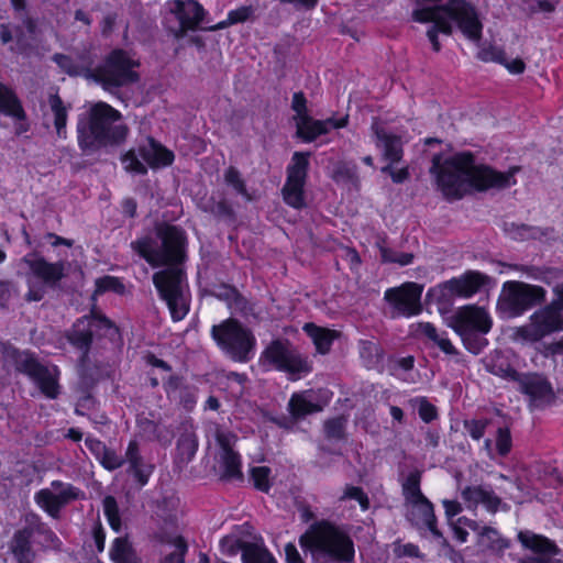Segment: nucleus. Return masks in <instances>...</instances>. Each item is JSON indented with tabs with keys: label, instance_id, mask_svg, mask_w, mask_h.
I'll return each instance as SVG.
<instances>
[{
	"label": "nucleus",
	"instance_id": "nucleus-39",
	"mask_svg": "<svg viewBox=\"0 0 563 563\" xmlns=\"http://www.w3.org/2000/svg\"><path fill=\"white\" fill-rule=\"evenodd\" d=\"M478 543L483 548L501 551L509 547L508 542L504 540L499 533L488 527L481 528L477 526Z\"/></svg>",
	"mask_w": 563,
	"mask_h": 563
},
{
	"label": "nucleus",
	"instance_id": "nucleus-63",
	"mask_svg": "<svg viewBox=\"0 0 563 563\" xmlns=\"http://www.w3.org/2000/svg\"><path fill=\"white\" fill-rule=\"evenodd\" d=\"M285 556L287 563H303L297 548L292 543L285 545Z\"/></svg>",
	"mask_w": 563,
	"mask_h": 563
},
{
	"label": "nucleus",
	"instance_id": "nucleus-7",
	"mask_svg": "<svg viewBox=\"0 0 563 563\" xmlns=\"http://www.w3.org/2000/svg\"><path fill=\"white\" fill-rule=\"evenodd\" d=\"M448 325L460 335L466 350L479 354L488 344L484 335L492 330L493 318L485 308L467 305L450 317Z\"/></svg>",
	"mask_w": 563,
	"mask_h": 563
},
{
	"label": "nucleus",
	"instance_id": "nucleus-23",
	"mask_svg": "<svg viewBox=\"0 0 563 563\" xmlns=\"http://www.w3.org/2000/svg\"><path fill=\"white\" fill-rule=\"evenodd\" d=\"M166 5L168 12L179 22L178 29L174 30L176 37L183 36L187 30L195 29L202 20L203 9L195 0H173Z\"/></svg>",
	"mask_w": 563,
	"mask_h": 563
},
{
	"label": "nucleus",
	"instance_id": "nucleus-25",
	"mask_svg": "<svg viewBox=\"0 0 563 563\" xmlns=\"http://www.w3.org/2000/svg\"><path fill=\"white\" fill-rule=\"evenodd\" d=\"M485 282V275L472 271L460 277L448 280L439 289L452 296L468 298L477 292Z\"/></svg>",
	"mask_w": 563,
	"mask_h": 563
},
{
	"label": "nucleus",
	"instance_id": "nucleus-30",
	"mask_svg": "<svg viewBox=\"0 0 563 563\" xmlns=\"http://www.w3.org/2000/svg\"><path fill=\"white\" fill-rule=\"evenodd\" d=\"M443 506L456 539L462 543L466 542L468 536L467 529L476 530L477 523L466 518H459L456 521H452V518L461 511V506L457 501L443 500Z\"/></svg>",
	"mask_w": 563,
	"mask_h": 563
},
{
	"label": "nucleus",
	"instance_id": "nucleus-60",
	"mask_svg": "<svg viewBox=\"0 0 563 563\" xmlns=\"http://www.w3.org/2000/svg\"><path fill=\"white\" fill-rule=\"evenodd\" d=\"M419 416L426 422H430L435 418V408L426 400H421L419 405Z\"/></svg>",
	"mask_w": 563,
	"mask_h": 563
},
{
	"label": "nucleus",
	"instance_id": "nucleus-8",
	"mask_svg": "<svg viewBox=\"0 0 563 563\" xmlns=\"http://www.w3.org/2000/svg\"><path fill=\"white\" fill-rule=\"evenodd\" d=\"M555 300L537 311L529 318V322L516 328L512 332L515 341L537 342L542 338L563 330V282L553 287Z\"/></svg>",
	"mask_w": 563,
	"mask_h": 563
},
{
	"label": "nucleus",
	"instance_id": "nucleus-3",
	"mask_svg": "<svg viewBox=\"0 0 563 563\" xmlns=\"http://www.w3.org/2000/svg\"><path fill=\"white\" fill-rule=\"evenodd\" d=\"M54 59L67 74L92 77L107 89L139 79V75L134 70L140 66L139 58L123 49H114L106 59L104 65L93 71L89 68V62L84 57L74 59L67 55H55Z\"/></svg>",
	"mask_w": 563,
	"mask_h": 563
},
{
	"label": "nucleus",
	"instance_id": "nucleus-59",
	"mask_svg": "<svg viewBox=\"0 0 563 563\" xmlns=\"http://www.w3.org/2000/svg\"><path fill=\"white\" fill-rule=\"evenodd\" d=\"M334 178L338 183H343L345 180H354L355 178V167L343 165L338 168L334 174Z\"/></svg>",
	"mask_w": 563,
	"mask_h": 563
},
{
	"label": "nucleus",
	"instance_id": "nucleus-42",
	"mask_svg": "<svg viewBox=\"0 0 563 563\" xmlns=\"http://www.w3.org/2000/svg\"><path fill=\"white\" fill-rule=\"evenodd\" d=\"M242 559L244 563H277L265 548L257 544L245 547Z\"/></svg>",
	"mask_w": 563,
	"mask_h": 563
},
{
	"label": "nucleus",
	"instance_id": "nucleus-17",
	"mask_svg": "<svg viewBox=\"0 0 563 563\" xmlns=\"http://www.w3.org/2000/svg\"><path fill=\"white\" fill-rule=\"evenodd\" d=\"M308 164V154L296 152L288 166V175L283 194L286 203L296 209L305 207L303 185Z\"/></svg>",
	"mask_w": 563,
	"mask_h": 563
},
{
	"label": "nucleus",
	"instance_id": "nucleus-58",
	"mask_svg": "<svg viewBox=\"0 0 563 563\" xmlns=\"http://www.w3.org/2000/svg\"><path fill=\"white\" fill-rule=\"evenodd\" d=\"M167 393H168V396L170 398H173V399H178L179 398V400L184 404L185 408H187V409L192 408V406L196 402V397H195L194 393H190L187 398L183 399L181 396L178 395L177 388L173 387V382H170L168 384Z\"/></svg>",
	"mask_w": 563,
	"mask_h": 563
},
{
	"label": "nucleus",
	"instance_id": "nucleus-11",
	"mask_svg": "<svg viewBox=\"0 0 563 563\" xmlns=\"http://www.w3.org/2000/svg\"><path fill=\"white\" fill-rule=\"evenodd\" d=\"M4 358L7 364L13 365L16 371L26 374L47 398L58 395V369L53 365H42L25 351L7 349Z\"/></svg>",
	"mask_w": 563,
	"mask_h": 563
},
{
	"label": "nucleus",
	"instance_id": "nucleus-40",
	"mask_svg": "<svg viewBox=\"0 0 563 563\" xmlns=\"http://www.w3.org/2000/svg\"><path fill=\"white\" fill-rule=\"evenodd\" d=\"M30 532L19 531L12 541L11 549L19 563H29L30 561Z\"/></svg>",
	"mask_w": 563,
	"mask_h": 563
},
{
	"label": "nucleus",
	"instance_id": "nucleus-21",
	"mask_svg": "<svg viewBox=\"0 0 563 563\" xmlns=\"http://www.w3.org/2000/svg\"><path fill=\"white\" fill-rule=\"evenodd\" d=\"M373 129L377 139L376 145L383 151L384 158L389 162V166L384 167L382 170L389 173L391 179L395 183L404 181L408 176L407 169H395L391 167V165L399 162L402 156L400 140L391 134H388L377 124H374Z\"/></svg>",
	"mask_w": 563,
	"mask_h": 563
},
{
	"label": "nucleus",
	"instance_id": "nucleus-35",
	"mask_svg": "<svg viewBox=\"0 0 563 563\" xmlns=\"http://www.w3.org/2000/svg\"><path fill=\"white\" fill-rule=\"evenodd\" d=\"M126 457L131 464V468L139 483L143 486L147 483L150 475L152 474V466L142 463L137 446L135 442H131L126 450Z\"/></svg>",
	"mask_w": 563,
	"mask_h": 563
},
{
	"label": "nucleus",
	"instance_id": "nucleus-5",
	"mask_svg": "<svg viewBox=\"0 0 563 563\" xmlns=\"http://www.w3.org/2000/svg\"><path fill=\"white\" fill-rule=\"evenodd\" d=\"M300 544L316 559L350 562L355 553L351 538L339 528L324 521L312 525L301 536Z\"/></svg>",
	"mask_w": 563,
	"mask_h": 563
},
{
	"label": "nucleus",
	"instance_id": "nucleus-46",
	"mask_svg": "<svg viewBox=\"0 0 563 563\" xmlns=\"http://www.w3.org/2000/svg\"><path fill=\"white\" fill-rule=\"evenodd\" d=\"M380 257H382V261L385 263H396V264H399L400 266H406V265L411 264L412 258H413L412 254H410V253L398 252V251L389 250L384 246L380 247Z\"/></svg>",
	"mask_w": 563,
	"mask_h": 563
},
{
	"label": "nucleus",
	"instance_id": "nucleus-29",
	"mask_svg": "<svg viewBox=\"0 0 563 563\" xmlns=\"http://www.w3.org/2000/svg\"><path fill=\"white\" fill-rule=\"evenodd\" d=\"M0 112L11 117L18 123L16 133H23L27 130V125L24 122L25 113L21 107V103L16 99L15 95L8 87L0 82Z\"/></svg>",
	"mask_w": 563,
	"mask_h": 563
},
{
	"label": "nucleus",
	"instance_id": "nucleus-51",
	"mask_svg": "<svg viewBox=\"0 0 563 563\" xmlns=\"http://www.w3.org/2000/svg\"><path fill=\"white\" fill-rule=\"evenodd\" d=\"M173 543L175 550L166 558L165 563H184V554L187 551L185 541L180 537H176Z\"/></svg>",
	"mask_w": 563,
	"mask_h": 563
},
{
	"label": "nucleus",
	"instance_id": "nucleus-57",
	"mask_svg": "<svg viewBox=\"0 0 563 563\" xmlns=\"http://www.w3.org/2000/svg\"><path fill=\"white\" fill-rule=\"evenodd\" d=\"M225 180L231 185L238 192L245 195L243 181L240 178L239 173L234 168H229L225 173Z\"/></svg>",
	"mask_w": 563,
	"mask_h": 563
},
{
	"label": "nucleus",
	"instance_id": "nucleus-4",
	"mask_svg": "<svg viewBox=\"0 0 563 563\" xmlns=\"http://www.w3.org/2000/svg\"><path fill=\"white\" fill-rule=\"evenodd\" d=\"M78 144L85 152L119 143L126 135V126L121 121V113L104 102L90 107L77 124Z\"/></svg>",
	"mask_w": 563,
	"mask_h": 563
},
{
	"label": "nucleus",
	"instance_id": "nucleus-64",
	"mask_svg": "<svg viewBox=\"0 0 563 563\" xmlns=\"http://www.w3.org/2000/svg\"><path fill=\"white\" fill-rule=\"evenodd\" d=\"M547 354L552 356H562L563 357V339L560 341L550 344L547 347Z\"/></svg>",
	"mask_w": 563,
	"mask_h": 563
},
{
	"label": "nucleus",
	"instance_id": "nucleus-15",
	"mask_svg": "<svg viewBox=\"0 0 563 563\" xmlns=\"http://www.w3.org/2000/svg\"><path fill=\"white\" fill-rule=\"evenodd\" d=\"M174 161V154L153 139L146 140L139 146L137 151H129L122 157V164L125 170L145 174L146 166L159 168L168 166Z\"/></svg>",
	"mask_w": 563,
	"mask_h": 563
},
{
	"label": "nucleus",
	"instance_id": "nucleus-48",
	"mask_svg": "<svg viewBox=\"0 0 563 563\" xmlns=\"http://www.w3.org/2000/svg\"><path fill=\"white\" fill-rule=\"evenodd\" d=\"M420 475L418 473H410L404 484V493L407 503L423 497L419 488Z\"/></svg>",
	"mask_w": 563,
	"mask_h": 563
},
{
	"label": "nucleus",
	"instance_id": "nucleus-54",
	"mask_svg": "<svg viewBox=\"0 0 563 563\" xmlns=\"http://www.w3.org/2000/svg\"><path fill=\"white\" fill-rule=\"evenodd\" d=\"M413 366V358L411 356L402 357L397 361L395 366V375L402 380H409L408 374Z\"/></svg>",
	"mask_w": 563,
	"mask_h": 563
},
{
	"label": "nucleus",
	"instance_id": "nucleus-9",
	"mask_svg": "<svg viewBox=\"0 0 563 563\" xmlns=\"http://www.w3.org/2000/svg\"><path fill=\"white\" fill-rule=\"evenodd\" d=\"M153 282L166 302L173 320H183L189 311V292L183 271L170 266L154 274Z\"/></svg>",
	"mask_w": 563,
	"mask_h": 563
},
{
	"label": "nucleus",
	"instance_id": "nucleus-44",
	"mask_svg": "<svg viewBox=\"0 0 563 563\" xmlns=\"http://www.w3.org/2000/svg\"><path fill=\"white\" fill-rule=\"evenodd\" d=\"M506 232L508 236L516 241H525L529 239H536L539 235V230L537 228H531L527 225H518L510 224L506 228Z\"/></svg>",
	"mask_w": 563,
	"mask_h": 563
},
{
	"label": "nucleus",
	"instance_id": "nucleus-19",
	"mask_svg": "<svg viewBox=\"0 0 563 563\" xmlns=\"http://www.w3.org/2000/svg\"><path fill=\"white\" fill-rule=\"evenodd\" d=\"M82 496V492L68 483L54 481L49 487L35 494L36 504L52 517H56L59 509Z\"/></svg>",
	"mask_w": 563,
	"mask_h": 563
},
{
	"label": "nucleus",
	"instance_id": "nucleus-61",
	"mask_svg": "<svg viewBox=\"0 0 563 563\" xmlns=\"http://www.w3.org/2000/svg\"><path fill=\"white\" fill-rule=\"evenodd\" d=\"M85 444L86 446L89 449V451L97 457V460L104 453V451L107 450L106 445L97 440V439H92V438H87L85 440Z\"/></svg>",
	"mask_w": 563,
	"mask_h": 563
},
{
	"label": "nucleus",
	"instance_id": "nucleus-2",
	"mask_svg": "<svg viewBox=\"0 0 563 563\" xmlns=\"http://www.w3.org/2000/svg\"><path fill=\"white\" fill-rule=\"evenodd\" d=\"M412 18L419 23H432L427 36L432 48H441L438 34L451 35L457 29L465 38L478 42L482 37L483 23L475 5L466 0H448L437 7H420L413 10Z\"/></svg>",
	"mask_w": 563,
	"mask_h": 563
},
{
	"label": "nucleus",
	"instance_id": "nucleus-38",
	"mask_svg": "<svg viewBox=\"0 0 563 563\" xmlns=\"http://www.w3.org/2000/svg\"><path fill=\"white\" fill-rule=\"evenodd\" d=\"M463 499L468 504V507L483 504L488 509H494L497 499L487 490L481 487H468L462 493Z\"/></svg>",
	"mask_w": 563,
	"mask_h": 563
},
{
	"label": "nucleus",
	"instance_id": "nucleus-43",
	"mask_svg": "<svg viewBox=\"0 0 563 563\" xmlns=\"http://www.w3.org/2000/svg\"><path fill=\"white\" fill-rule=\"evenodd\" d=\"M253 13L251 7H241L235 10H232L228 13V18L221 22H219L213 30L225 29L232 24L241 23L246 21Z\"/></svg>",
	"mask_w": 563,
	"mask_h": 563
},
{
	"label": "nucleus",
	"instance_id": "nucleus-26",
	"mask_svg": "<svg viewBox=\"0 0 563 563\" xmlns=\"http://www.w3.org/2000/svg\"><path fill=\"white\" fill-rule=\"evenodd\" d=\"M327 401L328 397L321 400L320 395L313 390L295 393L289 399L288 410L294 419H300L320 411Z\"/></svg>",
	"mask_w": 563,
	"mask_h": 563
},
{
	"label": "nucleus",
	"instance_id": "nucleus-31",
	"mask_svg": "<svg viewBox=\"0 0 563 563\" xmlns=\"http://www.w3.org/2000/svg\"><path fill=\"white\" fill-rule=\"evenodd\" d=\"M479 57L485 62H495L501 64L510 74L519 75L526 69V65L521 58H508L506 53L498 47L489 46L483 48Z\"/></svg>",
	"mask_w": 563,
	"mask_h": 563
},
{
	"label": "nucleus",
	"instance_id": "nucleus-47",
	"mask_svg": "<svg viewBox=\"0 0 563 563\" xmlns=\"http://www.w3.org/2000/svg\"><path fill=\"white\" fill-rule=\"evenodd\" d=\"M103 510L110 527L118 532L121 528V521L119 517L118 505L113 497L108 496L104 498Z\"/></svg>",
	"mask_w": 563,
	"mask_h": 563
},
{
	"label": "nucleus",
	"instance_id": "nucleus-50",
	"mask_svg": "<svg viewBox=\"0 0 563 563\" xmlns=\"http://www.w3.org/2000/svg\"><path fill=\"white\" fill-rule=\"evenodd\" d=\"M177 449L183 460H190L197 450L195 438L190 434L181 437L178 441Z\"/></svg>",
	"mask_w": 563,
	"mask_h": 563
},
{
	"label": "nucleus",
	"instance_id": "nucleus-45",
	"mask_svg": "<svg viewBox=\"0 0 563 563\" xmlns=\"http://www.w3.org/2000/svg\"><path fill=\"white\" fill-rule=\"evenodd\" d=\"M251 478L254 486L262 490L268 492L271 487V470L266 466H255L251 470Z\"/></svg>",
	"mask_w": 563,
	"mask_h": 563
},
{
	"label": "nucleus",
	"instance_id": "nucleus-20",
	"mask_svg": "<svg viewBox=\"0 0 563 563\" xmlns=\"http://www.w3.org/2000/svg\"><path fill=\"white\" fill-rule=\"evenodd\" d=\"M423 287L416 283H405L399 287L385 291V299L393 306L398 314L411 317L420 313L421 295Z\"/></svg>",
	"mask_w": 563,
	"mask_h": 563
},
{
	"label": "nucleus",
	"instance_id": "nucleus-12",
	"mask_svg": "<svg viewBox=\"0 0 563 563\" xmlns=\"http://www.w3.org/2000/svg\"><path fill=\"white\" fill-rule=\"evenodd\" d=\"M212 336L233 360L245 362L254 354L255 338L235 320H227L212 328Z\"/></svg>",
	"mask_w": 563,
	"mask_h": 563
},
{
	"label": "nucleus",
	"instance_id": "nucleus-36",
	"mask_svg": "<svg viewBox=\"0 0 563 563\" xmlns=\"http://www.w3.org/2000/svg\"><path fill=\"white\" fill-rule=\"evenodd\" d=\"M484 362H485L486 368L494 375H497V376H500L504 378H509L512 380H517L520 376L516 371H514L508 365V363L506 362L504 356L498 352L490 355L489 357H486Z\"/></svg>",
	"mask_w": 563,
	"mask_h": 563
},
{
	"label": "nucleus",
	"instance_id": "nucleus-22",
	"mask_svg": "<svg viewBox=\"0 0 563 563\" xmlns=\"http://www.w3.org/2000/svg\"><path fill=\"white\" fill-rule=\"evenodd\" d=\"M518 540L522 548L532 552V555L521 558L518 563H553L558 549L548 538L532 531H519Z\"/></svg>",
	"mask_w": 563,
	"mask_h": 563
},
{
	"label": "nucleus",
	"instance_id": "nucleus-28",
	"mask_svg": "<svg viewBox=\"0 0 563 563\" xmlns=\"http://www.w3.org/2000/svg\"><path fill=\"white\" fill-rule=\"evenodd\" d=\"M410 506V519L418 527H426L430 532L441 538V533L435 527V517L432 504L423 496L408 503Z\"/></svg>",
	"mask_w": 563,
	"mask_h": 563
},
{
	"label": "nucleus",
	"instance_id": "nucleus-56",
	"mask_svg": "<svg viewBox=\"0 0 563 563\" xmlns=\"http://www.w3.org/2000/svg\"><path fill=\"white\" fill-rule=\"evenodd\" d=\"M101 465L107 470H115L121 465V459L111 450H106L98 459Z\"/></svg>",
	"mask_w": 563,
	"mask_h": 563
},
{
	"label": "nucleus",
	"instance_id": "nucleus-16",
	"mask_svg": "<svg viewBox=\"0 0 563 563\" xmlns=\"http://www.w3.org/2000/svg\"><path fill=\"white\" fill-rule=\"evenodd\" d=\"M93 334L114 339L118 335V329L110 320L95 312L90 317H85L74 324L69 334V341L79 349H87Z\"/></svg>",
	"mask_w": 563,
	"mask_h": 563
},
{
	"label": "nucleus",
	"instance_id": "nucleus-24",
	"mask_svg": "<svg viewBox=\"0 0 563 563\" xmlns=\"http://www.w3.org/2000/svg\"><path fill=\"white\" fill-rule=\"evenodd\" d=\"M520 389L525 393L533 407L549 404L553 398V390L545 378L540 375H520L517 379Z\"/></svg>",
	"mask_w": 563,
	"mask_h": 563
},
{
	"label": "nucleus",
	"instance_id": "nucleus-1",
	"mask_svg": "<svg viewBox=\"0 0 563 563\" xmlns=\"http://www.w3.org/2000/svg\"><path fill=\"white\" fill-rule=\"evenodd\" d=\"M517 167L498 172L485 164L475 162L473 155L463 152L448 158L434 156L431 173L443 195L449 199H460L472 190L484 191L490 188H507L516 184Z\"/></svg>",
	"mask_w": 563,
	"mask_h": 563
},
{
	"label": "nucleus",
	"instance_id": "nucleus-52",
	"mask_svg": "<svg viewBox=\"0 0 563 563\" xmlns=\"http://www.w3.org/2000/svg\"><path fill=\"white\" fill-rule=\"evenodd\" d=\"M342 498L356 500L363 510H366L368 508V498L363 493V490L358 487H354V486L346 487L343 493Z\"/></svg>",
	"mask_w": 563,
	"mask_h": 563
},
{
	"label": "nucleus",
	"instance_id": "nucleus-13",
	"mask_svg": "<svg viewBox=\"0 0 563 563\" xmlns=\"http://www.w3.org/2000/svg\"><path fill=\"white\" fill-rule=\"evenodd\" d=\"M262 361L275 369L282 371L290 379H299L311 372V364L307 357H303L289 344L275 341L262 355Z\"/></svg>",
	"mask_w": 563,
	"mask_h": 563
},
{
	"label": "nucleus",
	"instance_id": "nucleus-27",
	"mask_svg": "<svg viewBox=\"0 0 563 563\" xmlns=\"http://www.w3.org/2000/svg\"><path fill=\"white\" fill-rule=\"evenodd\" d=\"M23 262L30 268L32 276L46 285H54L62 278L64 273V265L62 263H48L36 254L25 256Z\"/></svg>",
	"mask_w": 563,
	"mask_h": 563
},
{
	"label": "nucleus",
	"instance_id": "nucleus-55",
	"mask_svg": "<svg viewBox=\"0 0 563 563\" xmlns=\"http://www.w3.org/2000/svg\"><path fill=\"white\" fill-rule=\"evenodd\" d=\"M486 427L487 422L484 420H471L465 422V428L474 440H479L484 435Z\"/></svg>",
	"mask_w": 563,
	"mask_h": 563
},
{
	"label": "nucleus",
	"instance_id": "nucleus-32",
	"mask_svg": "<svg viewBox=\"0 0 563 563\" xmlns=\"http://www.w3.org/2000/svg\"><path fill=\"white\" fill-rule=\"evenodd\" d=\"M411 329L413 334L423 335L434 342L445 354L454 355L457 353L449 338L443 333H439L433 324L429 322H420L413 324Z\"/></svg>",
	"mask_w": 563,
	"mask_h": 563
},
{
	"label": "nucleus",
	"instance_id": "nucleus-62",
	"mask_svg": "<svg viewBox=\"0 0 563 563\" xmlns=\"http://www.w3.org/2000/svg\"><path fill=\"white\" fill-rule=\"evenodd\" d=\"M528 9L531 11H551L552 3L549 0H523Z\"/></svg>",
	"mask_w": 563,
	"mask_h": 563
},
{
	"label": "nucleus",
	"instance_id": "nucleus-33",
	"mask_svg": "<svg viewBox=\"0 0 563 563\" xmlns=\"http://www.w3.org/2000/svg\"><path fill=\"white\" fill-rule=\"evenodd\" d=\"M303 330L310 336L320 354H325L330 351L331 344L336 336L335 331L318 327L313 323H306Z\"/></svg>",
	"mask_w": 563,
	"mask_h": 563
},
{
	"label": "nucleus",
	"instance_id": "nucleus-10",
	"mask_svg": "<svg viewBox=\"0 0 563 563\" xmlns=\"http://www.w3.org/2000/svg\"><path fill=\"white\" fill-rule=\"evenodd\" d=\"M545 298L542 287L521 282H506L497 301V312L501 318H516Z\"/></svg>",
	"mask_w": 563,
	"mask_h": 563
},
{
	"label": "nucleus",
	"instance_id": "nucleus-18",
	"mask_svg": "<svg viewBox=\"0 0 563 563\" xmlns=\"http://www.w3.org/2000/svg\"><path fill=\"white\" fill-rule=\"evenodd\" d=\"M236 437L230 431L219 427L214 428L216 461L217 468L224 477L241 476V460L233 450Z\"/></svg>",
	"mask_w": 563,
	"mask_h": 563
},
{
	"label": "nucleus",
	"instance_id": "nucleus-6",
	"mask_svg": "<svg viewBox=\"0 0 563 563\" xmlns=\"http://www.w3.org/2000/svg\"><path fill=\"white\" fill-rule=\"evenodd\" d=\"M133 247L152 266L179 263L185 256V234L177 227L159 225L156 239L142 238Z\"/></svg>",
	"mask_w": 563,
	"mask_h": 563
},
{
	"label": "nucleus",
	"instance_id": "nucleus-37",
	"mask_svg": "<svg viewBox=\"0 0 563 563\" xmlns=\"http://www.w3.org/2000/svg\"><path fill=\"white\" fill-rule=\"evenodd\" d=\"M51 112L54 117V124L56 129V133L59 137H66V121L68 108L64 106L60 98L56 95L49 97L48 100Z\"/></svg>",
	"mask_w": 563,
	"mask_h": 563
},
{
	"label": "nucleus",
	"instance_id": "nucleus-34",
	"mask_svg": "<svg viewBox=\"0 0 563 563\" xmlns=\"http://www.w3.org/2000/svg\"><path fill=\"white\" fill-rule=\"evenodd\" d=\"M511 435L506 428H499L494 440L486 439L484 442L485 450L490 459H494L495 454L507 455L511 450Z\"/></svg>",
	"mask_w": 563,
	"mask_h": 563
},
{
	"label": "nucleus",
	"instance_id": "nucleus-41",
	"mask_svg": "<svg viewBox=\"0 0 563 563\" xmlns=\"http://www.w3.org/2000/svg\"><path fill=\"white\" fill-rule=\"evenodd\" d=\"M111 559L115 563H134V553L126 539L117 538L110 551Z\"/></svg>",
	"mask_w": 563,
	"mask_h": 563
},
{
	"label": "nucleus",
	"instance_id": "nucleus-14",
	"mask_svg": "<svg viewBox=\"0 0 563 563\" xmlns=\"http://www.w3.org/2000/svg\"><path fill=\"white\" fill-rule=\"evenodd\" d=\"M291 107L296 112L295 122L297 134L306 142H311L331 131L344 128L347 124V115L329 118L327 120H313L307 114L306 99L302 93L297 92L292 97Z\"/></svg>",
	"mask_w": 563,
	"mask_h": 563
},
{
	"label": "nucleus",
	"instance_id": "nucleus-53",
	"mask_svg": "<svg viewBox=\"0 0 563 563\" xmlns=\"http://www.w3.org/2000/svg\"><path fill=\"white\" fill-rule=\"evenodd\" d=\"M345 428V419L342 417L331 419L325 423V432L330 438H341Z\"/></svg>",
	"mask_w": 563,
	"mask_h": 563
},
{
	"label": "nucleus",
	"instance_id": "nucleus-49",
	"mask_svg": "<svg viewBox=\"0 0 563 563\" xmlns=\"http://www.w3.org/2000/svg\"><path fill=\"white\" fill-rule=\"evenodd\" d=\"M108 290L122 292L123 285L120 283L118 278L112 276H106L96 282V294H102Z\"/></svg>",
	"mask_w": 563,
	"mask_h": 563
}]
</instances>
